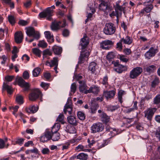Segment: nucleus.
<instances>
[{
    "mask_svg": "<svg viewBox=\"0 0 160 160\" xmlns=\"http://www.w3.org/2000/svg\"><path fill=\"white\" fill-rule=\"evenodd\" d=\"M99 9L100 11H103L105 14H107L113 10V8L109 3L103 1L99 6Z\"/></svg>",
    "mask_w": 160,
    "mask_h": 160,
    "instance_id": "1",
    "label": "nucleus"
},
{
    "mask_svg": "<svg viewBox=\"0 0 160 160\" xmlns=\"http://www.w3.org/2000/svg\"><path fill=\"white\" fill-rule=\"evenodd\" d=\"M51 8L53 9L55 8L54 5H53L51 7L48 8L46 9L39 14V16L40 18H44L47 17L48 20L51 21L52 19V15L53 11L51 9Z\"/></svg>",
    "mask_w": 160,
    "mask_h": 160,
    "instance_id": "2",
    "label": "nucleus"
},
{
    "mask_svg": "<svg viewBox=\"0 0 160 160\" xmlns=\"http://www.w3.org/2000/svg\"><path fill=\"white\" fill-rule=\"evenodd\" d=\"M116 28L114 24L112 23H106L103 29L104 33L107 35H111L114 33Z\"/></svg>",
    "mask_w": 160,
    "mask_h": 160,
    "instance_id": "3",
    "label": "nucleus"
},
{
    "mask_svg": "<svg viewBox=\"0 0 160 160\" xmlns=\"http://www.w3.org/2000/svg\"><path fill=\"white\" fill-rule=\"evenodd\" d=\"M104 126L101 122H98L93 123L91 127V132L95 133L102 131L104 129Z\"/></svg>",
    "mask_w": 160,
    "mask_h": 160,
    "instance_id": "4",
    "label": "nucleus"
},
{
    "mask_svg": "<svg viewBox=\"0 0 160 160\" xmlns=\"http://www.w3.org/2000/svg\"><path fill=\"white\" fill-rule=\"evenodd\" d=\"M41 95V92L38 88L33 90L29 96V99L30 101H34L37 99Z\"/></svg>",
    "mask_w": 160,
    "mask_h": 160,
    "instance_id": "5",
    "label": "nucleus"
},
{
    "mask_svg": "<svg viewBox=\"0 0 160 160\" xmlns=\"http://www.w3.org/2000/svg\"><path fill=\"white\" fill-rule=\"evenodd\" d=\"M142 72V68L140 67H136L132 69L130 73V78L132 79H134L136 78Z\"/></svg>",
    "mask_w": 160,
    "mask_h": 160,
    "instance_id": "6",
    "label": "nucleus"
},
{
    "mask_svg": "<svg viewBox=\"0 0 160 160\" xmlns=\"http://www.w3.org/2000/svg\"><path fill=\"white\" fill-rule=\"evenodd\" d=\"M113 44V43L112 41L106 40L102 41L100 43V47L103 49L108 50L111 48Z\"/></svg>",
    "mask_w": 160,
    "mask_h": 160,
    "instance_id": "7",
    "label": "nucleus"
},
{
    "mask_svg": "<svg viewBox=\"0 0 160 160\" xmlns=\"http://www.w3.org/2000/svg\"><path fill=\"white\" fill-rule=\"evenodd\" d=\"M89 52L87 50L82 51L78 58V64H81L84 62L85 58H88L89 55Z\"/></svg>",
    "mask_w": 160,
    "mask_h": 160,
    "instance_id": "8",
    "label": "nucleus"
},
{
    "mask_svg": "<svg viewBox=\"0 0 160 160\" xmlns=\"http://www.w3.org/2000/svg\"><path fill=\"white\" fill-rule=\"evenodd\" d=\"M17 82L19 86L24 88V91H27L29 90V83L26 82L22 78H19L17 80Z\"/></svg>",
    "mask_w": 160,
    "mask_h": 160,
    "instance_id": "9",
    "label": "nucleus"
},
{
    "mask_svg": "<svg viewBox=\"0 0 160 160\" xmlns=\"http://www.w3.org/2000/svg\"><path fill=\"white\" fill-rule=\"evenodd\" d=\"M158 52V50L157 48L152 47L146 53L145 56L146 58L149 59L152 57L154 56Z\"/></svg>",
    "mask_w": 160,
    "mask_h": 160,
    "instance_id": "10",
    "label": "nucleus"
},
{
    "mask_svg": "<svg viewBox=\"0 0 160 160\" xmlns=\"http://www.w3.org/2000/svg\"><path fill=\"white\" fill-rule=\"evenodd\" d=\"M46 65L47 66H49L51 67L55 66L54 69L56 73H57L58 72L57 71V67L58 66V60L57 58H54L53 59L51 60V62H49L48 61H47Z\"/></svg>",
    "mask_w": 160,
    "mask_h": 160,
    "instance_id": "11",
    "label": "nucleus"
},
{
    "mask_svg": "<svg viewBox=\"0 0 160 160\" xmlns=\"http://www.w3.org/2000/svg\"><path fill=\"white\" fill-rule=\"evenodd\" d=\"M51 139V132L48 131L45 132L43 135L40 138V141L44 142H47Z\"/></svg>",
    "mask_w": 160,
    "mask_h": 160,
    "instance_id": "12",
    "label": "nucleus"
},
{
    "mask_svg": "<svg viewBox=\"0 0 160 160\" xmlns=\"http://www.w3.org/2000/svg\"><path fill=\"white\" fill-rule=\"evenodd\" d=\"M23 35L21 31L16 32L14 35L15 41L17 43H21L23 39Z\"/></svg>",
    "mask_w": 160,
    "mask_h": 160,
    "instance_id": "13",
    "label": "nucleus"
},
{
    "mask_svg": "<svg viewBox=\"0 0 160 160\" xmlns=\"http://www.w3.org/2000/svg\"><path fill=\"white\" fill-rule=\"evenodd\" d=\"M99 91L100 89L99 87L95 85H93L90 87L88 90H87L85 91V93H92L95 94H97Z\"/></svg>",
    "mask_w": 160,
    "mask_h": 160,
    "instance_id": "14",
    "label": "nucleus"
},
{
    "mask_svg": "<svg viewBox=\"0 0 160 160\" xmlns=\"http://www.w3.org/2000/svg\"><path fill=\"white\" fill-rule=\"evenodd\" d=\"M89 42L88 38L86 36H84L82 38L80 42V45L81 46V49L85 48L89 44Z\"/></svg>",
    "mask_w": 160,
    "mask_h": 160,
    "instance_id": "15",
    "label": "nucleus"
},
{
    "mask_svg": "<svg viewBox=\"0 0 160 160\" xmlns=\"http://www.w3.org/2000/svg\"><path fill=\"white\" fill-rule=\"evenodd\" d=\"M99 107V105L97 102H96L95 99H92L91 102V112L94 113Z\"/></svg>",
    "mask_w": 160,
    "mask_h": 160,
    "instance_id": "16",
    "label": "nucleus"
},
{
    "mask_svg": "<svg viewBox=\"0 0 160 160\" xmlns=\"http://www.w3.org/2000/svg\"><path fill=\"white\" fill-rule=\"evenodd\" d=\"M115 92L113 90L107 91H104L103 92V96L107 99L113 98L115 94Z\"/></svg>",
    "mask_w": 160,
    "mask_h": 160,
    "instance_id": "17",
    "label": "nucleus"
},
{
    "mask_svg": "<svg viewBox=\"0 0 160 160\" xmlns=\"http://www.w3.org/2000/svg\"><path fill=\"white\" fill-rule=\"evenodd\" d=\"M145 117L148 120H151L152 116L154 113L153 109L152 108L149 109L144 111Z\"/></svg>",
    "mask_w": 160,
    "mask_h": 160,
    "instance_id": "18",
    "label": "nucleus"
},
{
    "mask_svg": "<svg viewBox=\"0 0 160 160\" xmlns=\"http://www.w3.org/2000/svg\"><path fill=\"white\" fill-rule=\"evenodd\" d=\"M60 134L57 132V131L52 130L51 139H52L53 141H58L60 138Z\"/></svg>",
    "mask_w": 160,
    "mask_h": 160,
    "instance_id": "19",
    "label": "nucleus"
},
{
    "mask_svg": "<svg viewBox=\"0 0 160 160\" xmlns=\"http://www.w3.org/2000/svg\"><path fill=\"white\" fill-rule=\"evenodd\" d=\"M80 85L79 89L80 92H84L85 93V91H87V86L85 82L83 81H80L78 82Z\"/></svg>",
    "mask_w": 160,
    "mask_h": 160,
    "instance_id": "20",
    "label": "nucleus"
},
{
    "mask_svg": "<svg viewBox=\"0 0 160 160\" xmlns=\"http://www.w3.org/2000/svg\"><path fill=\"white\" fill-rule=\"evenodd\" d=\"M101 118V120L103 123H106L110 121V118L109 116L105 113L104 112H102V113L100 115Z\"/></svg>",
    "mask_w": 160,
    "mask_h": 160,
    "instance_id": "21",
    "label": "nucleus"
},
{
    "mask_svg": "<svg viewBox=\"0 0 160 160\" xmlns=\"http://www.w3.org/2000/svg\"><path fill=\"white\" fill-rule=\"evenodd\" d=\"M61 23V21L57 22L55 21L53 22H52L51 25V29L53 31H56L60 28V24Z\"/></svg>",
    "mask_w": 160,
    "mask_h": 160,
    "instance_id": "22",
    "label": "nucleus"
},
{
    "mask_svg": "<svg viewBox=\"0 0 160 160\" xmlns=\"http://www.w3.org/2000/svg\"><path fill=\"white\" fill-rule=\"evenodd\" d=\"M45 37L47 39L48 41L50 43H52L54 41L53 35H52L50 32L48 31H45L44 32Z\"/></svg>",
    "mask_w": 160,
    "mask_h": 160,
    "instance_id": "23",
    "label": "nucleus"
},
{
    "mask_svg": "<svg viewBox=\"0 0 160 160\" xmlns=\"http://www.w3.org/2000/svg\"><path fill=\"white\" fill-rule=\"evenodd\" d=\"M37 106L35 105L31 106L29 108H26V110L27 112L28 113H34L36 112L38 110Z\"/></svg>",
    "mask_w": 160,
    "mask_h": 160,
    "instance_id": "24",
    "label": "nucleus"
},
{
    "mask_svg": "<svg viewBox=\"0 0 160 160\" xmlns=\"http://www.w3.org/2000/svg\"><path fill=\"white\" fill-rule=\"evenodd\" d=\"M115 11L119 15L122 14V12H123V13H125V7H123L120 6L118 4H117L115 8Z\"/></svg>",
    "mask_w": 160,
    "mask_h": 160,
    "instance_id": "25",
    "label": "nucleus"
},
{
    "mask_svg": "<svg viewBox=\"0 0 160 160\" xmlns=\"http://www.w3.org/2000/svg\"><path fill=\"white\" fill-rule=\"evenodd\" d=\"M97 64L94 62H92L89 64L88 67V70L91 71L92 73H94L97 69Z\"/></svg>",
    "mask_w": 160,
    "mask_h": 160,
    "instance_id": "26",
    "label": "nucleus"
},
{
    "mask_svg": "<svg viewBox=\"0 0 160 160\" xmlns=\"http://www.w3.org/2000/svg\"><path fill=\"white\" fill-rule=\"evenodd\" d=\"M156 69V66L154 65H151V66H147L144 68V70L149 73H151L154 72V71Z\"/></svg>",
    "mask_w": 160,
    "mask_h": 160,
    "instance_id": "27",
    "label": "nucleus"
},
{
    "mask_svg": "<svg viewBox=\"0 0 160 160\" xmlns=\"http://www.w3.org/2000/svg\"><path fill=\"white\" fill-rule=\"evenodd\" d=\"M67 119L68 121L70 124L75 126L77 125L76 118L75 117L70 116L68 117Z\"/></svg>",
    "mask_w": 160,
    "mask_h": 160,
    "instance_id": "28",
    "label": "nucleus"
},
{
    "mask_svg": "<svg viewBox=\"0 0 160 160\" xmlns=\"http://www.w3.org/2000/svg\"><path fill=\"white\" fill-rule=\"evenodd\" d=\"M27 30L26 33L28 36L29 37L32 36L35 31L34 29L32 27H29L26 28Z\"/></svg>",
    "mask_w": 160,
    "mask_h": 160,
    "instance_id": "29",
    "label": "nucleus"
},
{
    "mask_svg": "<svg viewBox=\"0 0 160 160\" xmlns=\"http://www.w3.org/2000/svg\"><path fill=\"white\" fill-rule=\"evenodd\" d=\"M52 50L55 54L59 55L62 52V48L61 47L55 46L52 48Z\"/></svg>",
    "mask_w": 160,
    "mask_h": 160,
    "instance_id": "30",
    "label": "nucleus"
},
{
    "mask_svg": "<svg viewBox=\"0 0 160 160\" xmlns=\"http://www.w3.org/2000/svg\"><path fill=\"white\" fill-rule=\"evenodd\" d=\"M65 105L64 106V112L65 114H66L67 112H68L69 114L70 115L72 113V106L67 105Z\"/></svg>",
    "mask_w": 160,
    "mask_h": 160,
    "instance_id": "31",
    "label": "nucleus"
},
{
    "mask_svg": "<svg viewBox=\"0 0 160 160\" xmlns=\"http://www.w3.org/2000/svg\"><path fill=\"white\" fill-rule=\"evenodd\" d=\"M121 42H123L126 44H130L132 42V41L130 39V37L127 36L125 38H122L120 40Z\"/></svg>",
    "mask_w": 160,
    "mask_h": 160,
    "instance_id": "32",
    "label": "nucleus"
},
{
    "mask_svg": "<svg viewBox=\"0 0 160 160\" xmlns=\"http://www.w3.org/2000/svg\"><path fill=\"white\" fill-rule=\"evenodd\" d=\"M153 8V6L151 4L148 5V6L146 7L145 8L142 10L141 12V13H143L145 12L147 13H149Z\"/></svg>",
    "mask_w": 160,
    "mask_h": 160,
    "instance_id": "33",
    "label": "nucleus"
},
{
    "mask_svg": "<svg viewBox=\"0 0 160 160\" xmlns=\"http://www.w3.org/2000/svg\"><path fill=\"white\" fill-rule=\"evenodd\" d=\"M114 70L119 73H122L125 70V66L122 65H120L117 67L114 68Z\"/></svg>",
    "mask_w": 160,
    "mask_h": 160,
    "instance_id": "34",
    "label": "nucleus"
},
{
    "mask_svg": "<svg viewBox=\"0 0 160 160\" xmlns=\"http://www.w3.org/2000/svg\"><path fill=\"white\" fill-rule=\"evenodd\" d=\"M88 157V155L87 154L83 153L79 154L77 156V159L82 160H86L87 159Z\"/></svg>",
    "mask_w": 160,
    "mask_h": 160,
    "instance_id": "35",
    "label": "nucleus"
},
{
    "mask_svg": "<svg viewBox=\"0 0 160 160\" xmlns=\"http://www.w3.org/2000/svg\"><path fill=\"white\" fill-rule=\"evenodd\" d=\"M41 69L38 68H36L32 71V74L34 77H37L40 73Z\"/></svg>",
    "mask_w": 160,
    "mask_h": 160,
    "instance_id": "36",
    "label": "nucleus"
},
{
    "mask_svg": "<svg viewBox=\"0 0 160 160\" xmlns=\"http://www.w3.org/2000/svg\"><path fill=\"white\" fill-rule=\"evenodd\" d=\"M67 131L70 133H75L76 130L75 127L73 126H68L67 128Z\"/></svg>",
    "mask_w": 160,
    "mask_h": 160,
    "instance_id": "37",
    "label": "nucleus"
},
{
    "mask_svg": "<svg viewBox=\"0 0 160 160\" xmlns=\"http://www.w3.org/2000/svg\"><path fill=\"white\" fill-rule=\"evenodd\" d=\"M3 88L7 90V91L8 93L10 94L12 93V90L11 87L5 83H3Z\"/></svg>",
    "mask_w": 160,
    "mask_h": 160,
    "instance_id": "38",
    "label": "nucleus"
},
{
    "mask_svg": "<svg viewBox=\"0 0 160 160\" xmlns=\"http://www.w3.org/2000/svg\"><path fill=\"white\" fill-rule=\"evenodd\" d=\"M16 101L17 102L20 104L23 103V98L21 95H17L16 96Z\"/></svg>",
    "mask_w": 160,
    "mask_h": 160,
    "instance_id": "39",
    "label": "nucleus"
},
{
    "mask_svg": "<svg viewBox=\"0 0 160 160\" xmlns=\"http://www.w3.org/2000/svg\"><path fill=\"white\" fill-rule=\"evenodd\" d=\"M64 119V116L63 114H60L57 118L56 121L60 122L62 124H64L65 123Z\"/></svg>",
    "mask_w": 160,
    "mask_h": 160,
    "instance_id": "40",
    "label": "nucleus"
},
{
    "mask_svg": "<svg viewBox=\"0 0 160 160\" xmlns=\"http://www.w3.org/2000/svg\"><path fill=\"white\" fill-rule=\"evenodd\" d=\"M77 115L78 118L79 119L81 120H83L85 119V115L84 113L83 112L81 111L78 112Z\"/></svg>",
    "mask_w": 160,
    "mask_h": 160,
    "instance_id": "41",
    "label": "nucleus"
},
{
    "mask_svg": "<svg viewBox=\"0 0 160 160\" xmlns=\"http://www.w3.org/2000/svg\"><path fill=\"white\" fill-rule=\"evenodd\" d=\"M116 56L115 53L112 52H111L108 53L107 56V58L109 61H110L112 59H114Z\"/></svg>",
    "mask_w": 160,
    "mask_h": 160,
    "instance_id": "42",
    "label": "nucleus"
},
{
    "mask_svg": "<svg viewBox=\"0 0 160 160\" xmlns=\"http://www.w3.org/2000/svg\"><path fill=\"white\" fill-rule=\"evenodd\" d=\"M32 52L36 55L40 57L41 56V51L37 48H34L32 49Z\"/></svg>",
    "mask_w": 160,
    "mask_h": 160,
    "instance_id": "43",
    "label": "nucleus"
},
{
    "mask_svg": "<svg viewBox=\"0 0 160 160\" xmlns=\"http://www.w3.org/2000/svg\"><path fill=\"white\" fill-rule=\"evenodd\" d=\"M102 83L105 85L106 88H107L108 85V77L107 76L104 77L102 79Z\"/></svg>",
    "mask_w": 160,
    "mask_h": 160,
    "instance_id": "44",
    "label": "nucleus"
},
{
    "mask_svg": "<svg viewBox=\"0 0 160 160\" xmlns=\"http://www.w3.org/2000/svg\"><path fill=\"white\" fill-rule=\"evenodd\" d=\"M52 54V52L48 49H47L45 50H44L43 51V59L42 60V62H43V61L44 59V58H45L46 57L44 56L45 55H48L49 56H51Z\"/></svg>",
    "mask_w": 160,
    "mask_h": 160,
    "instance_id": "45",
    "label": "nucleus"
},
{
    "mask_svg": "<svg viewBox=\"0 0 160 160\" xmlns=\"http://www.w3.org/2000/svg\"><path fill=\"white\" fill-rule=\"evenodd\" d=\"M76 89V84L74 82L71 84V92L73 94L75 92Z\"/></svg>",
    "mask_w": 160,
    "mask_h": 160,
    "instance_id": "46",
    "label": "nucleus"
},
{
    "mask_svg": "<svg viewBox=\"0 0 160 160\" xmlns=\"http://www.w3.org/2000/svg\"><path fill=\"white\" fill-rule=\"evenodd\" d=\"M38 45L39 46L43 48H46L47 46V43L43 40L40 41Z\"/></svg>",
    "mask_w": 160,
    "mask_h": 160,
    "instance_id": "47",
    "label": "nucleus"
},
{
    "mask_svg": "<svg viewBox=\"0 0 160 160\" xmlns=\"http://www.w3.org/2000/svg\"><path fill=\"white\" fill-rule=\"evenodd\" d=\"M25 139L22 138H18L16 139L15 141V143L16 144H18L19 145H21L23 143V142Z\"/></svg>",
    "mask_w": 160,
    "mask_h": 160,
    "instance_id": "48",
    "label": "nucleus"
},
{
    "mask_svg": "<svg viewBox=\"0 0 160 160\" xmlns=\"http://www.w3.org/2000/svg\"><path fill=\"white\" fill-rule=\"evenodd\" d=\"M125 93L124 91L122 90H120L118 93L119 101L121 103L122 102V96Z\"/></svg>",
    "mask_w": 160,
    "mask_h": 160,
    "instance_id": "49",
    "label": "nucleus"
},
{
    "mask_svg": "<svg viewBox=\"0 0 160 160\" xmlns=\"http://www.w3.org/2000/svg\"><path fill=\"white\" fill-rule=\"evenodd\" d=\"M159 83V79L157 78H155L154 80L152 82V86L155 87Z\"/></svg>",
    "mask_w": 160,
    "mask_h": 160,
    "instance_id": "50",
    "label": "nucleus"
},
{
    "mask_svg": "<svg viewBox=\"0 0 160 160\" xmlns=\"http://www.w3.org/2000/svg\"><path fill=\"white\" fill-rule=\"evenodd\" d=\"M160 102V95H157L154 98V103L157 104Z\"/></svg>",
    "mask_w": 160,
    "mask_h": 160,
    "instance_id": "51",
    "label": "nucleus"
},
{
    "mask_svg": "<svg viewBox=\"0 0 160 160\" xmlns=\"http://www.w3.org/2000/svg\"><path fill=\"white\" fill-rule=\"evenodd\" d=\"M119 107L118 106H110L108 107V109L111 111H114Z\"/></svg>",
    "mask_w": 160,
    "mask_h": 160,
    "instance_id": "52",
    "label": "nucleus"
},
{
    "mask_svg": "<svg viewBox=\"0 0 160 160\" xmlns=\"http://www.w3.org/2000/svg\"><path fill=\"white\" fill-rule=\"evenodd\" d=\"M8 19L9 22L12 24H14L15 22L14 17L12 16H8Z\"/></svg>",
    "mask_w": 160,
    "mask_h": 160,
    "instance_id": "53",
    "label": "nucleus"
},
{
    "mask_svg": "<svg viewBox=\"0 0 160 160\" xmlns=\"http://www.w3.org/2000/svg\"><path fill=\"white\" fill-rule=\"evenodd\" d=\"M95 12V10L94 8L90 7H88L87 8V13H89V12L92 13H94Z\"/></svg>",
    "mask_w": 160,
    "mask_h": 160,
    "instance_id": "54",
    "label": "nucleus"
},
{
    "mask_svg": "<svg viewBox=\"0 0 160 160\" xmlns=\"http://www.w3.org/2000/svg\"><path fill=\"white\" fill-rule=\"evenodd\" d=\"M155 135L157 138L160 141V127H158L156 130Z\"/></svg>",
    "mask_w": 160,
    "mask_h": 160,
    "instance_id": "55",
    "label": "nucleus"
},
{
    "mask_svg": "<svg viewBox=\"0 0 160 160\" xmlns=\"http://www.w3.org/2000/svg\"><path fill=\"white\" fill-rule=\"evenodd\" d=\"M88 143L89 147V148H91V146L95 143L96 142L94 139H92L91 140L90 139H88Z\"/></svg>",
    "mask_w": 160,
    "mask_h": 160,
    "instance_id": "56",
    "label": "nucleus"
},
{
    "mask_svg": "<svg viewBox=\"0 0 160 160\" xmlns=\"http://www.w3.org/2000/svg\"><path fill=\"white\" fill-rule=\"evenodd\" d=\"M41 86L45 90H46L48 88L49 85L48 83L42 82L41 84Z\"/></svg>",
    "mask_w": 160,
    "mask_h": 160,
    "instance_id": "57",
    "label": "nucleus"
},
{
    "mask_svg": "<svg viewBox=\"0 0 160 160\" xmlns=\"http://www.w3.org/2000/svg\"><path fill=\"white\" fill-rule=\"evenodd\" d=\"M60 126V124L59 123H56L53 126L52 130H54L53 129L55 128L56 129L55 131H58L59 129Z\"/></svg>",
    "mask_w": 160,
    "mask_h": 160,
    "instance_id": "58",
    "label": "nucleus"
},
{
    "mask_svg": "<svg viewBox=\"0 0 160 160\" xmlns=\"http://www.w3.org/2000/svg\"><path fill=\"white\" fill-rule=\"evenodd\" d=\"M32 36L35 38L38 39L40 37V34L38 32L35 31Z\"/></svg>",
    "mask_w": 160,
    "mask_h": 160,
    "instance_id": "59",
    "label": "nucleus"
},
{
    "mask_svg": "<svg viewBox=\"0 0 160 160\" xmlns=\"http://www.w3.org/2000/svg\"><path fill=\"white\" fill-rule=\"evenodd\" d=\"M122 42L120 41H120L119 42H118L117 44V48L119 50V51H121V50L122 49Z\"/></svg>",
    "mask_w": 160,
    "mask_h": 160,
    "instance_id": "60",
    "label": "nucleus"
},
{
    "mask_svg": "<svg viewBox=\"0 0 160 160\" xmlns=\"http://www.w3.org/2000/svg\"><path fill=\"white\" fill-rule=\"evenodd\" d=\"M82 78V77L79 74L74 75L73 78L77 81H78L81 79Z\"/></svg>",
    "mask_w": 160,
    "mask_h": 160,
    "instance_id": "61",
    "label": "nucleus"
},
{
    "mask_svg": "<svg viewBox=\"0 0 160 160\" xmlns=\"http://www.w3.org/2000/svg\"><path fill=\"white\" fill-rule=\"evenodd\" d=\"M84 147L82 145H79L75 148V150L80 151L81 150L84 151Z\"/></svg>",
    "mask_w": 160,
    "mask_h": 160,
    "instance_id": "62",
    "label": "nucleus"
},
{
    "mask_svg": "<svg viewBox=\"0 0 160 160\" xmlns=\"http://www.w3.org/2000/svg\"><path fill=\"white\" fill-rule=\"evenodd\" d=\"M13 76H7L5 77V79L8 82H11L14 78Z\"/></svg>",
    "mask_w": 160,
    "mask_h": 160,
    "instance_id": "63",
    "label": "nucleus"
},
{
    "mask_svg": "<svg viewBox=\"0 0 160 160\" xmlns=\"http://www.w3.org/2000/svg\"><path fill=\"white\" fill-rule=\"evenodd\" d=\"M119 14L117 13V12L115 11H113L111 13L109 14V16L110 17H112L114 16H116L117 18H118V17Z\"/></svg>",
    "mask_w": 160,
    "mask_h": 160,
    "instance_id": "64",
    "label": "nucleus"
}]
</instances>
